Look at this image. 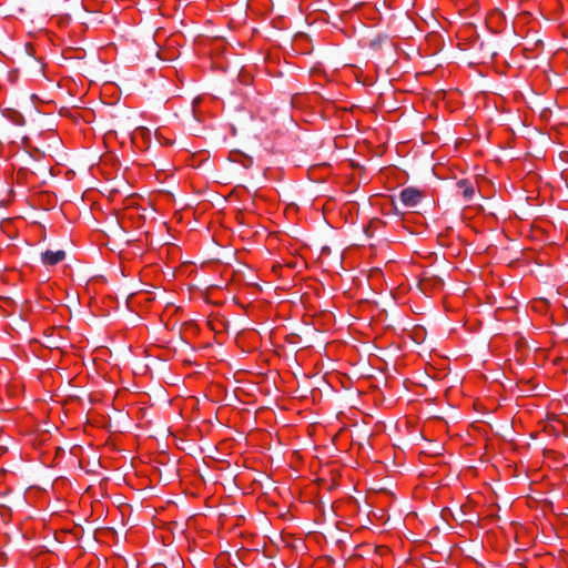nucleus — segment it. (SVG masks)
<instances>
[{
	"instance_id": "9",
	"label": "nucleus",
	"mask_w": 568,
	"mask_h": 568,
	"mask_svg": "<svg viewBox=\"0 0 568 568\" xmlns=\"http://www.w3.org/2000/svg\"><path fill=\"white\" fill-rule=\"evenodd\" d=\"M250 164H252V161L246 162V164H244V168H248Z\"/></svg>"
},
{
	"instance_id": "3",
	"label": "nucleus",
	"mask_w": 568,
	"mask_h": 568,
	"mask_svg": "<svg viewBox=\"0 0 568 568\" xmlns=\"http://www.w3.org/2000/svg\"><path fill=\"white\" fill-rule=\"evenodd\" d=\"M457 186L463 191V195L466 200H470L474 195V187L468 180H459Z\"/></svg>"
},
{
	"instance_id": "8",
	"label": "nucleus",
	"mask_w": 568,
	"mask_h": 568,
	"mask_svg": "<svg viewBox=\"0 0 568 568\" xmlns=\"http://www.w3.org/2000/svg\"><path fill=\"white\" fill-rule=\"evenodd\" d=\"M250 164H252V161L246 162V164H244V168H248Z\"/></svg>"
},
{
	"instance_id": "1",
	"label": "nucleus",
	"mask_w": 568,
	"mask_h": 568,
	"mask_svg": "<svg viewBox=\"0 0 568 568\" xmlns=\"http://www.w3.org/2000/svg\"><path fill=\"white\" fill-rule=\"evenodd\" d=\"M424 197L423 191L415 186H408L400 191L399 200L406 207H415Z\"/></svg>"
},
{
	"instance_id": "2",
	"label": "nucleus",
	"mask_w": 568,
	"mask_h": 568,
	"mask_svg": "<svg viewBox=\"0 0 568 568\" xmlns=\"http://www.w3.org/2000/svg\"><path fill=\"white\" fill-rule=\"evenodd\" d=\"M65 256H67V253L63 250H58V251L47 250L41 253V262L44 265L53 266V265H57L58 263H60L61 261H63L65 258Z\"/></svg>"
},
{
	"instance_id": "6",
	"label": "nucleus",
	"mask_w": 568,
	"mask_h": 568,
	"mask_svg": "<svg viewBox=\"0 0 568 568\" xmlns=\"http://www.w3.org/2000/svg\"><path fill=\"white\" fill-rule=\"evenodd\" d=\"M50 348H59L60 347V344L58 342H50V345H49Z\"/></svg>"
},
{
	"instance_id": "7",
	"label": "nucleus",
	"mask_w": 568,
	"mask_h": 568,
	"mask_svg": "<svg viewBox=\"0 0 568 568\" xmlns=\"http://www.w3.org/2000/svg\"><path fill=\"white\" fill-rule=\"evenodd\" d=\"M434 285H443V281L440 278H435Z\"/></svg>"
},
{
	"instance_id": "4",
	"label": "nucleus",
	"mask_w": 568,
	"mask_h": 568,
	"mask_svg": "<svg viewBox=\"0 0 568 568\" xmlns=\"http://www.w3.org/2000/svg\"><path fill=\"white\" fill-rule=\"evenodd\" d=\"M387 37L385 34H377L372 41L371 47L374 49H378L383 42H385Z\"/></svg>"
},
{
	"instance_id": "5",
	"label": "nucleus",
	"mask_w": 568,
	"mask_h": 568,
	"mask_svg": "<svg viewBox=\"0 0 568 568\" xmlns=\"http://www.w3.org/2000/svg\"><path fill=\"white\" fill-rule=\"evenodd\" d=\"M430 284V280L424 278L422 282L423 290Z\"/></svg>"
},
{
	"instance_id": "10",
	"label": "nucleus",
	"mask_w": 568,
	"mask_h": 568,
	"mask_svg": "<svg viewBox=\"0 0 568 568\" xmlns=\"http://www.w3.org/2000/svg\"><path fill=\"white\" fill-rule=\"evenodd\" d=\"M250 164H252V161L246 162V164H244V168H248Z\"/></svg>"
}]
</instances>
